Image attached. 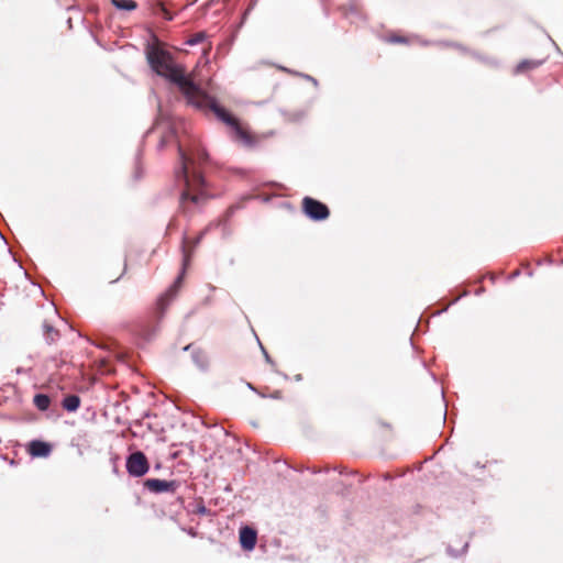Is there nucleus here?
<instances>
[{
    "mask_svg": "<svg viewBox=\"0 0 563 563\" xmlns=\"http://www.w3.org/2000/svg\"><path fill=\"white\" fill-rule=\"evenodd\" d=\"M146 57L157 75L167 78L178 86L188 103L198 109H210L219 120L230 126L234 141L247 147H253L258 143V137L255 134L186 76L185 69L174 63L170 53L157 45H153L147 48Z\"/></svg>",
    "mask_w": 563,
    "mask_h": 563,
    "instance_id": "1",
    "label": "nucleus"
},
{
    "mask_svg": "<svg viewBox=\"0 0 563 563\" xmlns=\"http://www.w3.org/2000/svg\"><path fill=\"white\" fill-rule=\"evenodd\" d=\"M178 153L181 162L179 174L185 184L179 206L185 213H194L211 198L207 183L200 173V167L208 161V153L199 145H194L188 152L179 145Z\"/></svg>",
    "mask_w": 563,
    "mask_h": 563,
    "instance_id": "2",
    "label": "nucleus"
},
{
    "mask_svg": "<svg viewBox=\"0 0 563 563\" xmlns=\"http://www.w3.org/2000/svg\"><path fill=\"white\" fill-rule=\"evenodd\" d=\"M184 252H185L184 266H186V263L188 262V258H189V255L187 254V251H186V246H184ZM184 274H185V267H183V272L176 278L174 284L158 298V300L156 302V310H155L157 318H162V316L168 308L169 303L177 296L178 290L180 289L181 284H183Z\"/></svg>",
    "mask_w": 563,
    "mask_h": 563,
    "instance_id": "3",
    "label": "nucleus"
},
{
    "mask_svg": "<svg viewBox=\"0 0 563 563\" xmlns=\"http://www.w3.org/2000/svg\"><path fill=\"white\" fill-rule=\"evenodd\" d=\"M303 213L313 221H322L329 218L330 210L327 205L311 197H305L301 201Z\"/></svg>",
    "mask_w": 563,
    "mask_h": 563,
    "instance_id": "4",
    "label": "nucleus"
},
{
    "mask_svg": "<svg viewBox=\"0 0 563 563\" xmlns=\"http://www.w3.org/2000/svg\"><path fill=\"white\" fill-rule=\"evenodd\" d=\"M125 467L131 476L141 477L148 472L150 463L143 452L136 451L128 456Z\"/></svg>",
    "mask_w": 563,
    "mask_h": 563,
    "instance_id": "5",
    "label": "nucleus"
},
{
    "mask_svg": "<svg viewBox=\"0 0 563 563\" xmlns=\"http://www.w3.org/2000/svg\"><path fill=\"white\" fill-rule=\"evenodd\" d=\"M143 485L146 489L154 494H174L179 487V483L177 481H165L159 478H147L146 481H144Z\"/></svg>",
    "mask_w": 563,
    "mask_h": 563,
    "instance_id": "6",
    "label": "nucleus"
},
{
    "mask_svg": "<svg viewBox=\"0 0 563 563\" xmlns=\"http://www.w3.org/2000/svg\"><path fill=\"white\" fill-rule=\"evenodd\" d=\"M52 445L41 440H33L27 444L26 451L32 457H47L52 453Z\"/></svg>",
    "mask_w": 563,
    "mask_h": 563,
    "instance_id": "7",
    "label": "nucleus"
},
{
    "mask_svg": "<svg viewBox=\"0 0 563 563\" xmlns=\"http://www.w3.org/2000/svg\"><path fill=\"white\" fill-rule=\"evenodd\" d=\"M544 63L543 59L537 58H527L520 60L512 70L514 75H526L542 66Z\"/></svg>",
    "mask_w": 563,
    "mask_h": 563,
    "instance_id": "8",
    "label": "nucleus"
},
{
    "mask_svg": "<svg viewBox=\"0 0 563 563\" xmlns=\"http://www.w3.org/2000/svg\"><path fill=\"white\" fill-rule=\"evenodd\" d=\"M150 8L153 14L162 15L165 20L170 21L173 15L168 9L169 0H150Z\"/></svg>",
    "mask_w": 563,
    "mask_h": 563,
    "instance_id": "9",
    "label": "nucleus"
},
{
    "mask_svg": "<svg viewBox=\"0 0 563 563\" xmlns=\"http://www.w3.org/2000/svg\"><path fill=\"white\" fill-rule=\"evenodd\" d=\"M257 540L256 531L250 527L240 530V542L244 550H253Z\"/></svg>",
    "mask_w": 563,
    "mask_h": 563,
    "instance_id": "10",
    "label": "nucleus"
},
{
    "mask_svg": "<svg viewBox=\"0 0 563 563\" xmlns=\"http://www.w3.org/2000/svg\"><path fill=\"white\" fill-rule=\"evenodd\" d=\"M384 41L389 44H402L408 45L412 42V37L401 35L398 33H390L384 36Z\"/></svg>",
    "mask_w": 563,
    "mask_h": 563,
    "instance_id": "11",
    "label": "nucleus"
},
{
    "mask_svg": "<svg viewBox=\"0 0 563 563\" xmlns=\"http://www.w3.org/2000/svg\"><path fill=\"white\" fill-rule=\"evenodd\" d=\"M80 398L76 395H69L63 400V408L67 411H75L79 408Z\"/></svg>",
    "mask_w": 563,
    "mask_h": 563,
    "instance_id": "12",
    "label": "nucleus"
},
{
    "mask_svg": "<svg viewBox=\"0 0 563 563\" xmlns=\"http://www.w3.org/2000/svg\"><path fill=\"white\" fill-rule=\"evenodd\" d=\"M33 402L37 407V409L44 411L48 409L51 399L47 395L37 394L34 396Z\"/></svg>",
    "mask_w": 563,
    "mask_h": 563,
    "instance_id": "13",
    "label": "nucleus"
},
{
    "mask_svg": "<svg viewBox=\"0 0 563 563\" xmlns=\"http://www.w3.org/2000/svg\"><path fill=\"white\" fill-rule=\"evenodd\" d=\"M43 329H44V334H45L46 341L48 343L55 342L59 338L58 330L54 329L51 324L45 322L43 324Z\"/></svg>",
    "mask_w": 563,
    "mask_h": 563,
    "instance_id": "14",
    "label": "nucleus"
},
{
    "mask_svg": "<svg viewBox=\"0 0 563 563\" xmlns=\"http://www.w3.org/2000/svg\"><path fill=\"white\" fill-rule=\"evenodd\" d=\"M112 4L120 10H134L137 4L133 0H111Z\"/></svg>",
    "mask_w": 563,
    "mask_h": 563,
    "instance_id": "15",
    "label": "nucleus"
},
{
    "mask_svg": "<svg viewBox=\"0 0 563 563\" xmlns=\"http://www.w3.org/2000/svg\"><path fill=\"white\" fill-rule=\"evenodd\" d=\"M205 38V34L203 33H197L195 34L189 41H188V44L190 45H195L197 43H200L201 41H203Z\"/></svg>",
    "mask_w": 563,
    "mask_h": 563,
    "instance_id": "16",
    "label": "nucleus"
},
{
    "mask_svg": "<svg viewBox=\"0 0 563 563\" xmlns=\"http://www.w3.org/2000/svg\"><path fill=\"white\" fill-rule=\"evenodd\" d=\"M350 7H351V11H353V12H360V10H361V5L357 1H352L350 3Z\"/></svg>",
    "mask_w": 563,
    "mask_h": 563,
    "instance_id": "17",
    "label": "nucleus"
}]
</instances>
